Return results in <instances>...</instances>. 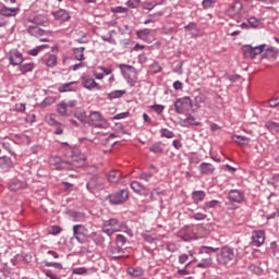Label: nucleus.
Listing matches in <instances>:
<instances>
[{
	"label": "nucleus",
	"mask_w": 279,
	"mask_h": 279,
	"mask_svg": "<svg viewBox=\"0 0 279 279\" xmlns=\"http://www.w3.org/2000/svg\"><path fill=\"white\" fill-rule=\"evenodd\" d=\"M130 114V112H122V113H118L116 114L112 120L113 121H119L121 119H125Z\"/></svg>",
	"instance_id": "63"
},
{
	"label": "nucleus",
	"mask_w": 279,
	"mask_h": 279,
	"mask_svg": "<svg viewBox=\"0 0 279 279\" xmlns=\"http://www.w3.org/2000/svg\"><path fill=\"white\" fill-rule=\"evenodd\" d=\"M116 243H117L116 246L123 247V245H125V243H128V239L123 234H118L117 239H116Z\"/></svg>",
	"instance_id": "47"
},
{
	"label": "nucleus",
	"mask_w": 279,
	"mask_h": 279,
	"mask_svg": "<svg viewBox=\"0 0 279 279\" xmlns=\"http://www.w3.org/2000/svg\"><path fill=\"white\" fill-rule=\"evenodd\" d=\"M192 199H193L194 204H199L201 202H204V199H206V192L194 191L192 193Z\"/></svg>",
	"instance_id": "27"
},
{
	"label": "nucleus",
	"mask_w": 279,
	"mask_h": 279,
	"mask_svg": "<svg viewBox=\"0 0 279 279\" xmlns=\"http://www.w3.org/2000/svg\"><path fill=\"white\" fill-rule=\"evenodd\" d=\"M202 5L205 10H208V8L215 5V0H203Z\"/></svg>",
	"instance_id": "59"
},
{
	"label": "nucleus",
	"mask_w": 279,
	"mask_h": 279,
	"mask_svg": "<svg viewBox=\"0 0 279 279\" xmlns=\"http://www.w3.org/2000/svg\"><path fill=\"white\" fill-rule=\"evenodd\" d=\"M233 143H236V145H250V137L243 136V135H233L232 136Z\"/></svg>",
	"instance_id": "32"
},
{
	"label": "nucleus",
	"mask_w": 279,
	"mask_h": 279,
	"mask_svg": "<svg viewBox=\"0 0 279 279\" xmlns=\"http://www.w3.org/2000/svg\"><path fill=\"white\" fill-rule=\"evenodd\" d=\"M131 189L135 192V193H141L145 187L143 186V184H141V182L138 181H133L131 183Z\"/></svg>",
	"instance_id": "50"
},
{
	"label": "nucleus",
	"mask_w": 279,
	"mask_h": 279,
	"mask_svg": "<svg viewBox=\"0 0 279 279\" xmlns=\"http://www.w3.org/2000/svg\"><path fill=\"white\" fill-rule=\"evenodd\" d=\"M150 151L153 154H163L165 153V144H162V142H156L150 147Z\"/></svg>",
	"instance_id": "38"
},
{
	"label": "nucleus",
	"mask_w": 279,
	"mask_h": 279,
	"mask_svg": "<svg viewBox=\"0 0 279 279\" xmlns=\"http://www.w3.org/2000/svg\"><path fill=\"white\" fill-rule=\"evenodd\" d=\"M150 110H154V112H156V114H162V112H165V106L162 105H151Z\"/></svg>",
	"instance_id": "54"
},
{
	"label": "nucleus",
	"mask_w": 279,
	"mask_h": 279,
	"mask_svg": "<svg viewBox=\"0 0 279 279\" xmlns=\"http://www.w3.org/2000/svg\"><path fill=\"white\" fill-rule=\"evenodd\" d=\"M228 199L231 204H243V202H245V192L241 190H230Z\"/></svg>",
	"instance_id": "12"
},
{
	"label": "nucleus",
	"mask_w": 279,
	"mask_h": 279,
	"mask_svg": "<svg viewBox=\"0 0 279 279\" xmlns=\"http://www.w3.org/2000/svg\"><path fill=\"white\" fill-rule=\"evenodd\" d=\"M160 134L162 138H174L175 133L173 131H170L169 129H161Z\"/></svg>",
	"instance_id": "45"
},
{
	"label": "nucleus",
	"mask_w": 279,
	"mask_h": 279,
	"mask_svg": "<svg viewBox=\"0 0 279 279\" xmlns=\"http://www.w3.org/2000/svg\"><path fill=\"white\" fill-rule=\"evenodd\" d=\"M166 250L167 252L173 253V252H178V250H180V246L175 244V242H167Z\"/></svg>",
	"instance_id": "49"
},
{
	"label": "nucleus",
	"mask_w": 279,
	"mask_h": 279,
	"mask_svg": "<svg viewBox=\"0 0 279 279\" xmlns=\"http://www.w3.org/2000/svg\"><path fill=\"white\" fill-rule=\"evenodd\" d=\"M192 264H193V262H190L184 266L183 269H179L178 270L179 276H190L191 270H189V267H191Z\"/></svg>",
	"instance_id": "51"
},
{
	"label": "nucleus",
	"mask_w": 279,
	"mask_h": 279,
	"mask_svg": "<svg viewBox=\"0 0 279 279\" xmlns=\"http://www.w3.org/2000/svg\"><path fill=\"white\" fill-rule=\"evenodd\" d=\"M269 108H278L279 106V98H272L268 101Z\"/></svg>",
	"instance_id": "62"
},
{
	"label": "nucleus",
	"mask_w": 279,
	"mask_h": 279,
	"mask_svg": "<svg viewBox=\"0 0 279 279\" xmlns=\"http://www.w3.org/2000/svg\"><path fill=\"white\" fill-rule=\"evenodd\" d=\"M72 221L74 222H83L86 221V214L82 211H73L71 214Z\"/></svg>",
	"instance_id": "37"
},
{
	"label": "nucleus",
	"mask_w": 279,
	"mask_h": 279,
	"mask_svg": "<svg viewBox=\"0 0 279 279\" xmlns=\"http://www.w3.org/2000/svg\"><path fill=\"white\" fill-rule=\"evenodd\" d=\"M142 239H144L146 243H156V238L151 236L150 234L143 233Z\"/></svg>",
	"instance_id": "58"
},
{
	"label": "nucleus",
	"mask_w": 279,
	"mask_h": 279,
	"mask_svg": "<svg viewBox=\"0 0 279 279\" xmlns=\"http://www.w3.org/2000/svg\"><path fill=\"white\" fill-rule=\"evenodd\" d=\"M119 66L121 69V73H122L123 77H125L128 84L130 86H136V81L134 78L130 77V74H128V72L125 71V69H128V71H132L134 69V66L128 65V64H120Z\"/></svg>",
	"instance_id": "19"
},
{
	"label": "nucleus",
	"mask_w": 279,
	"mask_h": 279,
	"mask_svg": "<svg viewBox=\"0 0 279 279\" xmlns=\"http://www.w3.org/2000/svg\"><path fill=\"white\" fill-rule=\"evenodd\" d=\"M199 171L203 175H210L215 173V166H213V163L202 162L199 165Z\"/></svg>",
	"instance_id": "25"
},
{
	"label": "nucleus",
	"mask_w": 279,
	"mask_h": 279,
	"mask_svg": "<svg viewBox=\"0 0 279 279\" xmlns=\"http://www.w3.org/2000/svg\"><path fill=\"white\" fill-rule=\"evenodd\" d=\"M14 168V162L12 161V158L8 156L0 157V169L3 171H9V169Z\"/></svg>",
	"instance_id": "22"
},
{
	"label": "nucleus",
	"mask_w": 279,
	"mask_h": 279,
	"mask_svg": "<svg viewBox=\"0 0 279 279\" xmlns=\"http://www.w3.org/2000/svg\"><path fill=\"white\" fill-rule=\"evenodd\" d=\"M178 236H179V239H181V241H184V242L191 241V234H189V233H182V231H180L178 233Z\"/></svg>",
	"instance_id": "60"
},
{
	"label": "nucleus",
	"mask_w": 279,
	"mask_h": 279,
	"mask_svg": "<svg viewBox=\"0 0 279 279\" xmlns=\"http://www.w3.org/2000/svg\"><path fill=\"white\" fill-rule=\"evenodd\" d=\"M241 10H243V3L238 0L229 7L227 14L231 19H236V23H239V19H241Z\"/></svg>",
	"instance_id": "10"
},
{
	"label": "nucleus",
	"mask_w": 279,
	"mask_h": 279,
	"mask_svg": "<svg viewBox=\"0 0 279 279\" xmlns=\"http://www.w3.org/2000/svg\"><path fill=\"white\" fill-rule=\"evenodd\" d=\"M126 274H129L131 278H141L142 276H145V269H143L141 266H130L126 269Z\"/></svg>",
	"instance_id": "20"
},
{
	"label": "nucleus",
	"mask_w": 279,
	"mask_h": 279,
	"mask_svg": "<svg viewBox=\"0 0 279 279\" xmlns=\"http://www.w3.org/2000/svg\"><path fill=\"white\" fill-rule=\"evenodd\" d=\"M52 16L56 21H61L62 23H66V21H71V15L69 14V11L64 9H59L58 11H54L52 13Z\"/></svg>",
	"instance_id": "18"
},
{
	"label": "nucleus",
	"mask_w": 279,
	"mask_h": 279,
	"mask_svg": "<svg viewBox=\"0 0 279 279\" xmlns=\"http://www.w3.org/2000/svg\"><path fill=\"white\" fill-rule=\"evenodd\" d=\"M77 88V82H70V83H63L59 85L58 92L59 93H72V90H75Z\"/></svg>",
	"instance_id": "23"
},
{
	"label": "nucleus",
	"mask_w": 279,
	"mask_h": 279,
	"mask_svg": "<svg viewBox=\"0 0 279 279\" xmlns=\"http://www.w3.org/2000/svg\"><path fill=\"white\" fill-rule=\"evenodd\" d=\"M74 117L75 119H77V121H81V123H86V111H84L83 109H78L74 112Z\"/></svg>",
	"instance_id": "41"
},
{
	"label": "nucleus",
	"mask_w": 279,
	"mask_h": 279,
	"mask_svg": "<svg viewBox=\"0 0 279 279\" xmlns=\"http://www.w3.org/2000/svg\"><path fill=\"white\" fill-rule=\"evenodd\" d=\"M97 182H99V178H93L87 182L86 189L89 191V193H95V191L99 189V184Z\"/></svg>",
	"instance_id": "30"
},
{
	"label": "nucleus",
	"mask_w": 279,
	"mask_h": 279,
	"mask_svg": "<svg viewBox=\"0 0 279 279\" xmlns=\"http://www.w3.org/2000/svg\"><path fill=\"white\" fill-rule=\"evenodd\" d=\"M186 32H190L191 36L195 38L196 36H199V27H197V24L190 23L184 27Z\"/></svg>",
	"instance_id": "31"
},
{
	"label": "nucleus",
	"mask_w": 279,
	"mask_h": 279,
	"mask_svg": "<svg viewBox=\"0 0 279 279\" xmlns=\"http://www.w3.org/2000/svg\"><path fill=\"white\" fill-rule=\"evenodd\" d=\"M182 128H186L189 125H202L199 121H197V118H195L193 114L187 113L185 116V119L181 120Z\"/></svg>",
	"instance_id": "21"
},
{
	"label": "nucleus",
	"mask_w": 279,
	"mask_h": 279,
	"mask_svg": "<svg viewBox=\"0 0 279 279\" xmlns=\"http://www.w3.org/2000/svg\"><path fill=\"white\" fill-rule=\"evenodd\" d=\"M9 64L11 66H21L23 64V53L14 49L9 52Z\"/></svg>",
	"instance_id": "13"
},
{
	"label": "nucleus",
	"mask_w": 279,
	"mask_h": 279,
	"mask_svg": "<svg viewBox=\"0 0 279 279\" xmlns=\"http://www.w3.org/2000/svg\"><path fill=\"white\" fill-rule=\"evenodd\" d=\"M47 123L48 125H52V126L61 125V123L58 120H56V114L53 113L48 117Z\"/></svg>",
	"instance_id": "52"
},
{
	"label": "nucleus",
	"mask_w": 279,
	"mask_h": 279,
	"mask_svg": "<svg viewBox=\"0 0 279 279\" xmlns=\"http://www.w3.org/2000/svg\"><path fill=\"white\" fill-rule=\"evenodd\" d=\"M50 165L57 171H71V163L66 160H63L61 157L52 156L49 159Z\"/></svg>",
	"instance_id": "7"
},
{
	"label": "nucleus",
	"mask_w": 279,
	"mask_h": 279,
	"mask_svg": "<svg viewBox=\"0 0 279 279\" xmlns=\"http://www.w3.org/2000/svg\"><path fill=\"white\" fill-rule=\"evenodd\" d=\"M219 204V201L213 199L209 202H205L203 205V210H210V208H216V206Z\"/></svg>",
	"instance_id": "44"
},
{
	"label": "nucleus",
	"mask_w": 279,
	"mask_h": 279,
	"mask_svg": "<svg viewBox=\"0 0 279 279\" xmlns=\"http://www.w3.org/2000/svg\"><path fill=\"white\" fill-rule=\"evenodd\" d=\"M265 243V231H255L252 235V245L254 247H260Z\"/></svg>",
	"instance_id": "17"
},
{
	"label": "nucleus",
	"mask_w": 279,
	"mask_h": 279,
	"mask_svg": "<svg viewBox=\"0 0 279 279\" xmlns=\"http://www.w3.org/2000/svg\"><path fill=\"white\" fill-rule=\"evenodd\" d=\"M101 230L107 236H112L116 232H125V230H128V225H125V222H119V219L117 218H111L102 220Z\"/></svg>",
	"instance_id": "2"
},
{
	"label": "nucleus",
	"mask_w": 279,
	"mask_h": 279,
	"mask_svg": "<svg viewBox=\"0 0 279 279\" xmlns=\"http://www.w3.org/2000/svg\"><path fill=\"white\" fill-rule=\"evenodd\" d=\"M21 73H31V71H34V63H25L20 66Z\"/></svg>",
	"instance_id": "46"
},
{
	"label": "nucleus",
	"mask_w": 279,
	"mask_h": 279,
	"mask_svg": "<svg viewBox=\"0 0 279 279\" xmlns=\"http://www.w3.org/2000/svg\"><path fill=\"white\" fill-rule=\"evenodd\" d=\"M73 234L74 239H76V241H78L81 244H84L86 241H88V229L84 225H74Z\"/></svg>",
	"instance_id": "6"
},
{
	"label": "nucleus",
	"mask_w": 279,
	"mask_h": 279,
	"mask_svg": "<svg viewBox=\"0 0 279 279\" xmlns=\"http://www.w3.org/2000/svg\"><path fill=\"white\" fill-rule=\"evenodd\" d=\"M136 34L141 38V40H147V38H149L151 34V29L146 28V29L137 31Z\"/></svg>",
	"instance_id": "43"
},
{
	"label": "nucleus",
	"mask_w": 279,
	"mask_h": 279,
	"mask_svg": "<svg viewBox=\"0 0 279 279\" xmlns=\"http://www.w3.org/2000/svg\"><path fill=\"white\" fill-rule=\"evenodd\" d=\"M77 106V100H62L57 105V112L60 117H71V112Z\"/></svg>",
	"instance_id": "3"
},
{
	"label": "nucleus",
	"mask_w": 279,
	"mask_h": 279,
	"mask_svg": "<svg viewBox=\"0 0 279 279\" xmlns=\"http://www.w3.org/2000/svg\"><path fill=\"white\" fill-rule=\"evenodd\" d=\"M60 232H62V228L60 226H52L49 231V234H52L53 236H58Z\"/></svg>",
	"instance_id": "57"
},
{
	"label": "nucleus",
	"mask_w": 279,
	"mask_h": 279,
	"mask_svg": "<svg viewBox=\"0 0 279 279\" xmlns=\"http://www.w3.org/2000/svg\"><path fill=\"white\" fill-rule=\"evenodd\" d=\"M266 130H269L272 134L279 133V123L274 121H268L265 123Z\"/></svg>",
	"instance_id": "36"
},
{
	"label": "nucleus",
	"mask_w": 279,
	"mask_h": 279,
	"mask_svg": "<svg viewBox=\"0 0 279 279\" xmlns=\"http://www.w3.org/2000/svg\"><path fill=\"white\" fill-rule=\"evenodd\" d=\"M84 51H86V48L84 47L74 48L73 53H74L75 60H77L78 62H83V60H85Z\"/></svg>",
	"instance_id": "34"
},
{
	"label": "nucleus",
	"mask_w": 279,
	"mask_h": 279,
	"mask_svg": "<svg viewBox=\"0 0 279 279\" xmlns=\"http://www.w3.org/2000/svg\"><path fill=\"white\" fill-rule=\"evenodd\" d=\"M89 122L95 128H106V118L99 111H92L89 113Z\"/></svg>",
	"instance_id": "11"
},
{
	"label": "nucleus",
	"mask_w": 279,
	"mask_h": 279,
	"mask_svg": "<svg viewBox=\"0 0 279 279\" xmlns=\"http://www.w3.org/2000/svg\"><path fill=\"white\" fill-rule=\"evenodd\" d=\"M20 9L19 8H8V7H2L0 9V14L4 17H10V16H16L19 14Z\"/></svg>",
	"instance_id": "24"
},
{
	"label": "nucleus",
	"mask_w": 279,
	"mask_h": 279,
	"mask_svg": "<svg viewBox=\"0 0 279 279\" xmlns=\"http://www.w3.org/2000/svg\"><path fill=\"white\" fill-rule=\"evenodd\" d=\"M123 254H125V250H123L121 246L111 245L108 248V255L112 260H119V258H123Z\"/></svg>",
	"instance_id": "16"
},
{
	"label": "nucleus",
	"mask_w": 279,
	"mask_h": 279,
	"mask_svg": "<svg viewBox=\"0 0 279 279\" xmlns=\"http://www.w3.org/2000/svg\"><path fill=\"white\" fill-rule=\"evenodd\" d=\"M109 182L117 183L121 180V173L118 170H112L108 174Z\"/></svg>",
	"instance_id": "39"
},
{
	"label": "nucleus",
	"mask_w": 279,
	"mask_h": 279,
	"mask_svg": "<svg viewBox=\"0 0 279 279\" xmlns=\"http://www.w3.org/2000/svg\"><path fill=\"white\" fill-rule=\"evenodd\" d=\"M216 260L221 267L234 265L236 263V252H234V247L229 245L222 246L216 256Z\"/></svg>",
	"instance_id": "1"
},
{
	"label": "nucleus",
	"mask_w": 279,
	"mask_h": 279,
	"mask_svg": "<svg viewBox=\"0 0 279 279\" xmlns=\"http://www.w3.org/2000/svg\"><path fill=\"white\" fill-rule=\"evenodd\" d=\"M68 162L70 163V171H72L74 167H84V165H86V155L80 150H75L71 154Z\"/></svg>",
	"instance_id": "4"
},
{
	"label": "nucleus",
	"mask_w": 279,
	"mask_h": 279,
	"mask_svg": "<svg viewBox=\"0 0 279 279\" xmlns=\"http://www.w3.org/2000/svg\"><path fill=\"white\" fill-rule=\"evenodd\" d=\"M216 252H219V247H213V246H201L198 254H207V256H211L213 254H216Z\"/></svg>",
	"instance_id": "29"
},
{
	"label": "nucleus",
	"mask_w": 279,
	"mask_h": 279,
	"mask_svg": "<svg viewBox=\"0 0 279 279\" xmlns=\"http://www.w3.org/2000/svg\"><path fill=\"white\" fill-rule=\"evenodd\" d=\"M56 100L51 97H47L45 98L41 102H40V108H47L48 106H52V104H54Z\"/></svg>",
	"instance_id": "53"
},
{
	"label": "nucleus",
	"mask_w": 279,
	"mask_h": 279,
	"mask_svg": "<svg viewBox=\"0 0 279 279\" xmlns=\"http://www.w3.org/2000/svg\"><path fill=\"white\" fill-rule=\"evenodd\" d=\"M87 271L88 269H86V267H80V268L73 269V274H76V276H84V274H86Z\"/></svg>",
	"instance_id": "61"
},
{
	"label": "nucleus",
	"mask_w": 279,
	"mask_h": 279,
	"mask_svg": "<svg viewBox=\"0 0 279 279\" xmlns=\"http://www.w3.org/2000/svg\"><path fill=\"white\" fill-rule=\"evenodd\" d=\"M43 49H49V45L44 44V45L37 46L36 48H34V49H32V50L28 51V56H34V57H36V56H38V53H39L40 51H43Z\"/></svg>",
	"instance_id": "42"
},
{
	"label": "nucleus",
	"mask_w": 279,
	"mask_h": 279,
	"mask_svg": "<svg viewBox=\"0 0 279 279\" xmlns=\"http://www.w3.org/2000/svg\"><path fill=\"white\" fill-rule=\"evenodd\" d=\"M140 180L147 182L148 184H156V178L151 172H142L140 174Z\"/></svg>",
	"instance_id": "28"
},
{
	"label": "nucleus",
	"mask_w": 279,
	"mask_h": 279,
	"mask_svg": "<svg viewBox=\"0 0 279 279\" xmlns=\"http://www.w3.org/2000/svg\"><path fill=\"white\" fill-rule=\"evenodd\" d=\"M264 49H265V45L255 46V47H252L251 45H246L242 47L244 58H250L251 60H254L256 56H260Z\"/></svg>",
	"instance_id": "8"
},
{
	"label": "nucleus",
	"mask_w": 279,
	"mask_h": 279,
	"mask_svg": "<svg viewBox=\"0 0 279 279\" xmlns=\"http://www.w3.org/2000/svg\"><path fill=\"white\" fill-rule=\"evenodd\" d=\"M23 189H27V183L20 180H15L9 184V190L13 192L21 191Z\"/></svg>",
	"instance_id": "26"
},
{
	"label": "nucleus",
	"mask_w": 279,
	"mask_h": 279,
	"mask_svg": "<svg viewBox=\"0 0 279 279\" xmlns=\"http://www.w3.org/2000/svg\"><path fill=\"white\" fill-rule=\"evenodd\" d=\"M58 64V57L56 54H49L46 59V66H49L50 69H53Z\"/></svg>",
	"instance_id": "40"
},
{
	"label": "nucleus",
	"mask_w": 279,
	"mask_h": 279,
	"mask_svg": "<svg viewBox=\"0 0 279 279\" xmlns=\"http://www.w3.org/2000/svg\"><path fill=\"white\" fill-rule=\"evenodd\" d=\"M248 25L250 27H258V20H256V17H250Z\"/></svg>",
	"instance_id": "64"
},
{
	"label": "nucleus",
	"mask_w": 279,
	"mask_h": 279,
	"mask_svg": "<svg viewBox=\"0 0 279 279\" xmlns=\"http://www.w3.org/2000/svg\"><path fill=\"white\" fill-rule=\"evenodd\" d=\"M213 265V257L211 256H207L205 258H203L196 267H198L199 269H208V267H210Z\"/></svg>",
	"instance_id": "35"
},
{
	"label": "nucleus",
	"mask_w": 279,
	"mask_h": 279,
	"mask_svg": "<svg viewBox=\"0 0 279 279\" xmlns=\"http://www.w3.org/2000/svg\"><path fill=\"white\" fill-rule=\"evenodd\" d=\"M192 108H193V101L189 96L179 98L174 102V110L177 114H184V112H186L187 110H191Z\"/></svg>",
	"instance_id": "5"
},
{
	"label": "nucleus",
	"mask_w": 279,
	"mask_h": 279,
	"mask_svg": "<svg viewBox=\"0 0 279 279\" xmlns=\"http://www.w3.org/2000/svg\"><path fill=\"white\" fill-rule=\"evenodd\" d=\"M45 267H54V269H64L62 264L56 262H44Z\"/></svg>",
	"instance_id": "55"
},
{
	"label": "nucleus",
	"mask_w": 279,
	"mask_h": 279,
	"mask_svg": "<svg viewBox=\"0 0 279 279\" xmlns=\"http://www.w3.org/2000/svg\"><path fill=\"white\" fill-rule=\"evenodd\" d=\"M128 197H130V192L124 189L116 192L114 194H110L109 202L113 206H117L119 204H123V202H126Z\"/></svg>",
	"instance_id": "9"
},
{
	"label": "nucleus",
	"mask_w": 279,
	"mask_h": 279,
	"mask_svg": "<svg viewBox=\"0 0 279 279\" xmlns=\"http://www.w3.org/2000/svg\"><path fill=\"white\" fill-rule=\"evenodd\" d=\"M130 9L125 8V7H113L111 8V12L113 14H128Z\"/></svg>",
	"instance_id": "48"
},
{
	"label": "nucleus",
	"mask_w": 279,
	"mask_h": 279,
	"mask_svg": "<svg viewBox=\"0 0 279 279\" xmlns=\"http://www.w3.org/2000/svg\"><path fill=\"white\" fill-rule=\"evenodd\" d=\"M27 33L29 36H34L35 38H40V36H51V31H45L38 25H31L27 27Z\"/></svg>",
	"instance_id": "14"
},
{
	"label": "nucleus",
	"mask_w": 279,
	"mask_h": 279,
	"mask_svg": "<svg viewBox=\"0 0 279 279\" xmlns=\"http://www.w3.org/2000/svg\"><path fill=\"white\" fill-rule=\"evenodd\" d=\"M208 215L204 214V213H195L192 216V219H194L195 221H204L205 219H207Z\"/></svg>",
	"instance_id": "56"
},
{
	"label": "nucleus",
	"mask_w": 279,
	"mask_h": 279,
	"mask_svg": "<svg viewBox=\"0 0 279 279\" xmlns=\"http://www.w3.org/2000/svg\"><path fill=\"white\" fill-rule=\"evenodd\" d=\"M82 86L87 90H94V88H96L97 90H101V85L96 83L95 78L88 75L82 76Z\"/></svg>",
	"instance_id": "15"
},
{
	"label": "nucleus",
	"mask_w": 279,
	"mask_h": 279,
	"mask_svg": "<svg viewBox=\"0 0 279 279\" xmlns=\"http://www.w3.org/2000/svg\"><path fill=\"white\" fill-rule=\"evenodd\" d=\"M126 93L128 90L125 89L112 90L111 93L108 94V99H110V101H112V99H121V97H123V95H125Z\"/></svg>",
	"instance_id": "33"
}]
</instances>
